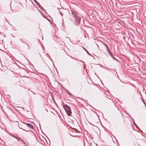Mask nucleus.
<instances>
[{
	"label": "nucleus",
	"mask_w": 146,
	"mask_h": 146,
	"mask_svg": "<svg viewBox=\"0 0 146 146\" xmlns=\"http://www.w3.org/2000/svg\"><path fill=\"white\" fill-rule=\"evenodd\" d=\"M64 108L66 111L68 115H70L71 113L70 107L66 104H65L64 106Z\"/></svg>",
	"instance_id": "1"
},
{
	"label": "nucleus",
	"mask_w": 146,
	"mask_h": 146,
	"mask_svg": "<svg viewBox=\"0 0 146 146\" xmlns=\"http://www.w3.org/2000/svg\"><path fill=\"white\" fill-rule=\"evenodd\" d=\"M75 23L76 25L79 24L80 22V19L79 17L76 16L75 17Z\"/></svg>",
	"instance_id": "2"
},
{
	"label": "nucleus",
	"mask_w": 146,
	"mask_h": 146,
	"mask_svg": "<svg viewBox=\"0 0 146 146\" xmlns=\"http://www.w3.org/2000/svg\"><path fill=\"white\" fill-rule=\"evenodd\" d=\"M71 13L72 14L74 15V16H76V12L72 10Z\"/></svg>",
	"instance_id": "3"
},
{
	"label": "nucleus",
	"mask_w": 146,
	"mask_h": 146,
	"mask_svg": "<svg viewBox=\"0 0 146 146\" xmlns=\"http://www.w3.org/2000/svg\"><path fill=\"white\" fill-rule=\"evenodd\" d=\"M26 125L27 126L30 128H32L33 127V126L29 123H27Z\"/></svg>",
	"instance_id": "4"
},
{
	"label": "nucleus",
	"mask_w": 146,
	"mask_h": 146,
	"mask_svg": "<svg viewBox=\"0 0 146 146\" xmlns=\"http://www.w3.org/2000/svg\"><path fill=\"white\" fill-rule=\"evenodd\" d=\"M110 55L111 56V57L114 60H115V58L111 54H110Z\"/></svg>",
	"instance_id": "5"
},
{
	"label": "nucleus",
	"mask_w": 146,
	"mask_h": 146,
	"mask_svg": "<svg viewBox=\"0 0 146 146\" xmlns=\"http://www.w3.org/2000/svg\"><path fill=\"white\" fill-rule=\"evenodd\" d=\"M34 1L38 5H40L39 4L36 0H34Z\"/></svg>",
	"instance_id": "6"
},
{
	"label": "nucleus",
	"mask_w": 146,
	"mask_h": 146,
	"mask_svg": "<svg viewBox=\"0 0 146 146\" xmlns=\"http://www.w3.org/2000/svg\"><path fill=\"white\" fill-rule=\"evenodd\" d=\"M13 137L15 138H17V137H16L15 135L13 136Z\"/></svg>",
	"instance_id": "7"
},
{
	"label": "nucleus",
	"mask_w": 146,
	"mask_h": 146,
	"mask_svg": "<svg viewBox=\"0 0 146 146\" xmlns=\"http://www.w3.org/2000/svg\"><path fill=\"white\" fill-rule=\"evenodd\" d=\"M107 48H108V50L109 51V50L108 48V47H107Z\"/></svg>",
	"instance_id": "8"
},
{
	"label": "nucleus",
	"mask_w": 146,
	"mask_h": 146,
	"mask_svg": "<svg viewBox=\"0 0 146 146\" xmlns=\"http://www.w3.org/2000/svg\"><path fill=\"white\" fill-rule=\"evenodd\" d=\"M145 106L146 107V104H145Z\"/></svg>",
	"instance_id": "9"
}]
</instances>
